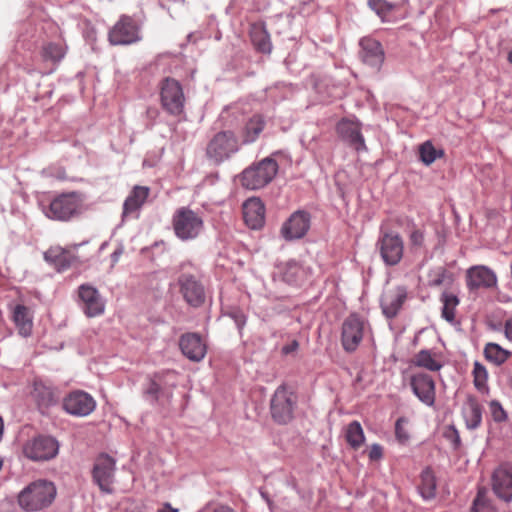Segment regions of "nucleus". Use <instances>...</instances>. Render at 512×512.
Returning <instances> with one entry per match:
<instances>
[{
    "instance_id": "obj_1",
    "label": "nucleus",
    "mask_w": 512,
    "mask_h": 512,
    "mask_svg": "<svg viewBox=\"0 0 512 512\" xmlns=\"http://www.w3.org/2000/svg\"><path fill=\"white\" fill-rule=\"evenodd\" d=\"M56 493V487L52 482L38 480L30 483L20 492L18 503L26 511H38L50 506Z\"/></svg>"
},
{
    "instance_id": "obj_2",
    "label": "nucleus",
    "mask_w": 512,
    "mask_h": 512,
    "mask_svg": "<svg viewBox=\"0 0 512 512\" xmlns=\"http://www.w3.org/2000/svg\"><path fill=\"white\" fill-rule=\"evenodd\" d=\"M278 172V163L271 157H266L253 163L242 171L239 181L242 187L258 190L268 185Z\"/></svg>"
},
{
    "instance_id": "obj_3",
    "label": "nucleus",
    "mask_w": 512,
    "mask_h": 512,
    "mask_svg": "<svg viewBox=\"0 0 512 512\" xmlns=\"http://www.w3.org/2000/svg\"><path fill=\"white\" fill-rule=\"evenodd\" d=\"M83 198L78 192L62 193L44 207L45 216L54 221L67 222L81 213Z\"/></svg>"
},
{
    "instance_id": "obj_4",
    "label": "nucleus",
    "mask_w": 512,
    "mask_h": 512,
    "mask_svg": "<svg viewBox=\"0 0 512 512\" xmlns=\"http://www.w3.org/2000/svg\"><path fill=\"white\" fill-rule=\"evenodd\" d=\"M240 150V141L231 130L217 132L207 143L206 157L215 165L229 160Z\"/></svg>"
},
{
    "instance_id": "obj_5",
    "label": "nucleus",
    "mask_w": 512,
    "mask_h": 512,
    "mask_svg": "<svg viewBox=\"0 0 512 512\" xmlns=\"http://www.w3.org/2000/svg\"><path fill=\"white\" fill-rule=\"evenodd\" d=\"M172 226L175 235L183 240L195 239L204 227L202 217L189 207H180L172 217Z\"/></svg>"
},
{
    "instance_id": "obj_6",
    "label": "nucleus",
    "mask_w": 512,
    "mask_h": 512,
    "mask_svg": "<svg viewBox=\"0 0 512 512\" xmlns=\"http://www.w3.org/2000/svg\"><path fill=\"white\" fill-rule=\"evenodd\" d=\"M159 88L163 110L172 116L183 114L186 99L180 82L172 77H166L160 82Z\"/></svg>"
},
{
    "instance_id": "obj_7",
    "label": "nucleus",
    "mask_w": 512,
    "mask_h": 512,
    "mask_svg": "<svg viewBox=\"0 0 512 512\" xmlns=\"http://www.w3.org/2000/svg\"><path fill=\"white\" fill-rule=\"evenodd\" d=\"M297 403L296 396L285 384L280 385L274 392L270 401L272 419L278 424H287L293 419Z\"/></svg>"
},
{
    "instance_id": "obj_8",
    "label": "nucleus",
    "mask_w": 512,
    "mask_h": 512,
    "mask_svg": "<svg viewBox=\"0 0 512 512\" xmlns=\"http://www.w3.org/2000/svg\"><path fill=\"white\" fill-rule=\"evenodd\" d=\"M59 446L56 438L49 435H38L24 444L23 453L33 461H48L57 456Z\"/></svg>"
},
{
    "instance_id": "obj_9",
    "label": "nucleus",
    "mask_w": 512,
    "mask_h": 512,
    "mask_svg": "<svg viewBox=\"0 0 512 512\" xmlns=\"http://www.w3.org/2000/svg\"><path fill=\"white\" fill-rule=\"evenodd\" d=\"M177 283L181 295L189 306L199 308L204 305L206 292L199 277L191 273H182L179 275Z\"/></svg>"
},
{
    "instance_id": "obj_10",
    "label": "nucleus",
    "mask_w": 512,
    "mask_h": 512,
    "mask_svg": "<svg viewBox=\"0 0 512 512\" xmlns=\"http://www.w3.org/2000/svg\"><path fill=\"white\" fill-rule=\"evenodd\" d=\"M112 45H129L141 39L140 27L136 21L127 15H122L108 34Z\"/></svg>"
},
{
    "instance_id": "obj_11",
    "label": "nucleus",
    "mask_w": 512,
    "mask_h": 512,
    "mask_svg": "<svg viewBox=\"0 0 512 512\" xmlns=\"http://www.w3.org/2000/svg\"><path fill=\"white\" fill-rule=\"evenodd\" d=\"M364 320L356 313L350 314L342 324L341 344L343 349L354 352L360 345L364 335Z\"/></svg>"
},
{
    "instance_id": "obj_12",
    "label": "nucleus",
    "mask_w": 512,
    "mask_h": 512,
    "mask_svg": "<svg viewBox=\"0 0 512 512\" xmlns=\"http://www.w3.org/2000/svg\"><path fill=\"white\" fill-rule=\"evenodd\" d=\"M377 247L380 251L381 258L386 265H397L403 257L404 242L398 233H383L377 242Z\"/></svg>"
},
{
    "instance_id": "obj_13",
    "label": "nucleus",
    "mask_w": 512,
    "mask_h": 512,
    "mask_svg": "<svg viewBox=\"0 0 512 512\" xmlns=\"http://www.w3.org/2000/svg\"><path fill=\"white\" fill-rule=\"evenodd\" d=\"M114 474L115 460L108 454H101L97 457L93 466L92 477L102 492H113L112 484L114 481Z\"/></svg>"
},
{
    "instance_id": "obj_14",
    "label": "nucleus",
    "mask_w": 512,
    "mask_h": 512,
    "mask_svg": "<svg viewBox=\"0 0 512 512\" xmlns=\"http://www.w3.org/2000/svg\"><path fill=\"white\" fill-rule=\"evenodd\" d=\"M492 491L497 498L510 503L512 501V465H499L491 475Z\"/></svg>"
},
{
    "instance_id": "obj_15",
    "label": "nucleus",
    "mask_w": 512,
    "mask_h": 512,
    "mask_svg": "<svg viewBox=\"0 0 512 512\" xmlns=\"http://www.w3.org/2000/svg\"><path fill=\"white\" fill-rule=\"evenodd\" d=\"M311 223V215L307 211L298 210L294 212L283 224L281 234L287 241L303 238Z\"/></svg>"
},
{
    "instance_id": "obj_16",
    "label": "nucleus",
    "mask_w": 512,
    "mask_h": 512,
    "mask_svg": "<svg viewBox=\"0 0 512 512\" xmlns=\"http://www.w3.org/2000/svg\"><path fill=\"white\" fill-rule=\"evenodd\" d=\"M96 402L84 391H73L63 400L64 410L74 416L84 417L94 411Z\"/></svg>"
},
{
    "instance_id": "obj_17",
    "label": "nucleus",
    "mask_w": 512,
    "mask_h": 512,
    "mask_svg": "<svg viewBox=\"0 0 512 512\" xmlns=\"http://www.w3.org/2000/svg\"><path fill=\"white\" fill-rule=\"evenodd\" d=\"M361 128V122L348 119H342L336 126L337 133L344 142L356 151H365L367 147Z\"/></svg>"
},
{
    "instance_id": "obj_18",
    "label": "nucleus",
    "mask_w": 512,
    "mask_h": 512,
    "mask_svg": "<svg viewBox=\"0 0 512 512\" xmlns=\"http://www.w3.org/2000/svg\"><path fill=\"white\" fill-rule=\"evenodd\" d=\"M43 258L58 273H62L81 263L76 255L61 246H51L43 253Z\"/></svg>"
},
{
    "instance_id": "obj_19",
    "label": "nucleus",
    "mask_w": 512,
    "mask_h": 512,
    "mask_svg": "<svg viewBox=\"0 0 512 512\" xmlns=\"http://www.w3.org/2000/svg\"><path fill=\"white\" fill-rule=\"evenodd\" d=\"M410 385L418 399L427 406H433L436 399L435 381L432 376L420 372L410 377Z\"/></svg>"
},
{
    "instance_id": "obj_20",
    "label": "nucleus",
    "mask_w": 512,
    "mask_h": 512,
    "mask_svg": "<svg viewBox=\"0 0 512 512\" xmlns=\"http://www.w3.org/2000/svg\"><path fill=\"white\" fill-rule=\"evenodd\" d=\"M406 298L407 289L404 286H397L384 291L380 299L383 314L388 319L396 317Z\"/></svg>"
},
{
    "instance_id": "obj_21",
    "label": "nucleus",
    "mask_w": 512,
    "mask_h": 512,
    "mask_svg": "<svg viewBox=\"0 0 512 512\" xmlns=\"http://www.w3.org/2000/svg\"><path fill=\"white\" fill-rule=\"evenodd\" d=\"M179 347L185 357L194 362L201 361L207 352L206 344L198 333L189 332L179 339Z\"/></svg>"
},
{
    "instance_id": "obj_22",
    "label": "nucleus",
    "mask_w": 512,
    "mask_h": 512,
    "mask_svg": "<svg viewBox=\"0 0 512 512\" xmlns=\"http://www.w3.org/2000/svg\"><path fill=\"white\" fill-rule=\"evenodd\" d=\"M467 287L470 291L493 288L497 285L496 274L486 266H474L467 270Z\"/></svg>"
},
{
    "instance_id": "obj_23",
    "label": "nucleus",
    "mask_w": 512,
    "mask_h": 512,
    "mask_svg": "<svg viewBox=\"0 0 512 512\" xmlns=\"http://www.w3.org/2000/svg\"><path fill=\"white\" fill-rule=\"evenodd\" d=\"M243 218L251 229H260L265 223V206L263 202L252 197L243 203Z\"/></svg>"
},
{
    "instance_id": "obj_24",
    "label": "nucleus",
    "mask_w": 512,
    "mask_h": 512,
    "mask_svg": "<svg viewBox=\"0 0 512 512\" xmlns=\"http://www.w3.org/2000/svg\"><path fill=\"white\" fill-rule=\"evenodd\" d=\"M79 297L83 302V311L88 317H95L104 312L105 305L96 288L90 285H81Z\"/></svg>"
},
{
    "instance_id": "obj_25",
    "label": "nucleus",
    "mask_w": 512,
    "mask_h": 512,
    "mask_svg": "<svg viewBox=\"0 0 512 512\" xmlns=\"http://www.w3.org/2000/svg\"><path fill=\"white\" fill-rule=\"evenodd\" d=\"M359 44L362 61L371 67L379 68L384 61V51L380 42L370 37H364Z\"/></svg>"
},
{
    "instance_id": "obj_26",
    "label": "nucleus",
    "mask_w": 512,
    "mask_h": 512,
    "mask_svg": "<svg viewBox=\"0 0 512 512\" xmlns=\"http://www.w3.org/2000/svg\"><path fill=\"white\" fill-rule=\"evenodd\" d=\"M483 407L475 396L468 395L463 408L466 427L469 430L477 429L482 422Z\"/></svg>"
},
{
    "instance_id": "obj_27",
    "label": "nucleus",
    "mask_w": 512,
    "mask_h": 512,
    "mask_svg": "<svg viewBox=\"0 0 512 512\" xmlns=\"http://www.w3.org/2000/svg\"><path fill=\"white\" fill-rule=\"evenodd\" d=\"M150 194V188L147 186L136 185L131 190L123 204V217H126L138 211L146 202Z\"/></svg>"
},
{
    "instance_id": "obj_28",
    "label": "nucleus",
    "mask_w": 512,
    "mask_h": 512,
    "mask_svg": "<svg viewBox=\"0 0 512 512\" xmlns=\"http://www.w3.org/2000/svg\"><path fill=\"white\" fill-rule=\"evenodd\" d=\"M250 38L257 51L269 54L272 50L269 33L263 22L253 23L250 27Z\"/></svg>"
},
{
    "instance_id": "obj_29",
    "label": "nucleus",
    "mask_w": 512,
    "mask_h": 512,
    "mask_svg": "<svg viewBox=\"0 0 512 512\" xmlns=\"http://www.w3.org/2000/svg\"><path fill=\"white\" fill-rule=\"evenodd\" d=\"M32 397L36 401L41 413H44L45 409L57 403V397L53 388L46 386L42 382L34 383Z\"/></svg>"
},
{
    "instance_id": "obj_30",
    "label": "nucleus",
    "mask_w": 512,
    "mask_h": 512,
    "mask_svg": "<svg viewBox=\"0 0 512 512\" xmlns=\"http://www.w3.org/2000/svg\"><path fill=\"white\" fill-rule=\"evenodd\" d=\"M13 321L19 331V334L28 337L32 333L33 321L29 308L18 304L13 310Z\"/></svg>"
},
{
    "instance_id": "obj_31",
    "label": "nucleus",
    "mask_w": 512,
    "mask_h": 512,
    "mask_svg": "<svg viewBox=\"0 0 512 512\" xmlns=\"http://www.w3.org/2000/svg\"><path fill=\"white\" fill-rule=\"evenodd\" d=\"M310 84L321 100L335 97L336 86L331 83L329 77L313 74L310 77Z\"/></svg>"
},
{
    "instance_id": "obj_32",
    "label": "nucleus",
    "mask_w": 512,
    "mask_h": 512,
    "mask_svg": "<svg viewBox=\"0 0 512 512\" xmlns=\"http://www.w3.org/2000/svg\"><path fill=\"white\" fill-rule=\"evenodd\" d=\"M483 354L487 361L496 366H501L510 358L512 352L502 348L497 343L489 342L485 345Z\"/></svg>"
},
{
    "instance_id": "obj_33",
    "label": "nucleus",
    "mask_w": 512,
    "mask_h": 512,
    "mask_svg": "<svg viewBox=\"0 0 512 512\" xmlns=\"http://www.w3.org/2000/svg\"><path fill=\"white\" fill-rule=\"evenodd\" d=\"M265 127V121L260 115H254L251 117L244 127L243 132V143L249 144L254 142L259 135L262 133Z\"/></svg>"
},
{
    "instance_id": "obj_34",
    "label": "nucleus",
    "mask_w": 512,
    "mask_h": 512,
    "mask_svg": "<svg viewBox=\"0 0 512 512\" xmlns=\"http://www.w3.org/2000/svg\"><path fill=\"white\" fill-rule=\"evenodd\" d=\"M436 489V477L432 469L430 467H426L421 472V484L419 486L421 496L426 500L433 499L436 496Z\"/></svg>"
},
{
    "instance_id": "obj_35",
    "label": "nucleus",
    "mask_w": 512,
    "mask_h": 512,
    "mask_svg": "<svg viewBox=\"0 0 512 512\" xmlns=\"http://www.w3.org/2000/svg\"><path fill=\"white\" fill-rule=\"evenodd\" d=\"M435 355L427 349L420 350L413 358V364L429 371H439L443 364L436 360Z\"/></svg>"
},
{
    "instance_id": "obj_36",
    "label": "nucleus",
    "mask_w": 512,
    "mask_h": 512,
    "mask_svg": "<svg viewBox=\"0 0 512 512\" xmlns=\"http://www.w3.org/2000/svg\"><path fill=\"white\" fill-rule=\"evenodd\" d=\"M443 303L441 315L449 323H453L455 320L456 307L459 304V298L457 295L444 291L440 298Z\"/></svg>"
},
{
    "instance_id": "obj_37",
    "label": "nucleus",
    "mask_w": 512,
    "mask_h": 512,
    "mask_svg": "<svg viewBox=\"0 0 512 512\" xmlns=\"http://www.w3.org/2000/svg\"><path fill=\"white\" fill-rule=\"evenodd\" d=\"M473 384L475 388L481 392L488 394L489 393V387L487 384L488 381V371L486 367L480 363L479 361H475L473 364Z\"/></svg>"
},
{
    "instance_id": "obj_38",
    "label": "nucleus",
    "mask_w": 512,
    "mask_h": 512,
    "mask_svg": "<svg viewBox=\"0 0 512 512\" xmlns=\"http://www.w3.org/2000/svg\"><path fill=\"white\" fill-rule=\"evenodd\" d=\"M487 488L482 486L477 490L470 512H494L492 501L488 497Z\"/></svg>"
},
{
    "instance_id": "obj_39",
    "label": "nucleus",
    "mask_w": 512,
    "mask_h": 512,
    "mask_svg": "<svg viewBox=\"0 0 512 512\" xmlns=\"http://www.w3.org/2000/svg\"><path fill=\"white\" fill-rule=\"evenodd\" d=\"M346 441L353 449H358L365 440L364 432L358 421L351 422L346 429Z\"/></svg>"
},
{
    "instance_id": "obj_40",
    "label": "nucleus",
    "mask_w": 512,
    "mask_h": 512,
    "mask_svg": "<svg viewBox=\"0 0 512 512\" xmlns=\"http://www.w3.org/2000/svg\"><path fill=\"white\" fill-rule=\"evenodd\" d=\"M65 55V49L61 44L49 42L42 46L41 57L44 61L60 62Z\"/></svg>"
},
{
    "instance_id": "obj_41",
    "label": "nucleus",
    "mask_w": 512,
    "mask_h": 512,
    "mask_svg": "<svg viewBox=\"0 0 512 512\" xmlns=\"http://www.w3.org/2000/svg\"><path fill=\"white\" fill-rule=\"evenodd\" d=\"M444 155L442 149H436L431 141H426L419 146V158L425 165L432 164L437 158Z\"/></svg>"
},
{
    "instance_id": "obj_42",
    "label": "nucleus",
    "mask_w": 512,
    "mask_h": 512,
    "mask_svg": "<svg viewBox=\"0 0 512 512\" xmlns=\"http://www.w3.org/2000/svg\"><path fill=\"white\" fill-rule=\"evenodd\" d=\"M302 268L295 262L286 264L282 272V280L290 285H297L302 276Z\"/></svg>"
},
{
    "instance_id": "obj_43",
    "label": "nucleus",
    "mask_w": 512,
    "mask_h": 512,
    "mask_svg": "<svg viewBox=\"0 0 512 512\" xmlns=\"http://www.w3.org/2000/svg\"><path fill=\"white\" fill-rule=\"evenodd\" d=\"M368 6L385 21L391 11L396 8V4L387 0H368Z\"/></svg>"
},
{
    "instance_id": "obj_44",
    "label": "nucleus",
    "mask_w": 512,
    "mask_h": 512,
    "mask_svg": "<svg viewBox=\"0 0 512 512\" xmlns=\"http://www.w3.org/2000/svg\"><path fill=\"white\" fill-rule=\"evenodd\" d=\"M489 410L493 420L497 423L505 422L508 419L507 412L498 400H491L489 402Z\"/></svg>"
},
{
    "instance_id": "obj_45",
    "label": "nucleus",
    "mask_w": 512,
    "mask_h": 512,
    "mask_svg": "<svg viewBox=\"0 0 512 512\" xmlns=\"http://www.w3.org/2000/svg\"><path fill=\"white\" fill-rule=\"evenodd\" d=\"M447 280H449V282H452V280H453L452 274L449 273L447 271V269H445L444 267H440L437 270L435 278L430 280L428 285L430 287H438V286H441L442 284H444Z\"/></svg>"
},
{
    "instance_id": "obj_46",
    "label": "nucleus",
    "mask_w": 512,
    "mask_h": 512,
    "mask_svg": "<svg viewBox=\"0 0 512 512\" xmlns=\"http://www.w3.org/2000/svg\"><path fill=\"white\" fill-rule=\"evenodd\" d=\"M444 437L452 443V447L455 451L460 449L461 438H460L459 432L455 428V426H453V425L449 426L444 432Z\"/></svg>"
},
{
    "instance_id": "obj_47",
    "label": "nucleus",
    "mask_w": 512,
    "mask_h": 512,
    "mask_svg": "<svg viewBox=\"0 0 512 512\" xmlns=\"http://www.w3.org/2000/svg\"><path fill=\"white\" fill-rule=\"evenodd\" d=\"M411 249H419L424 246V232L420 229H414L409 235Z\"/></svg>"
},
{
    "instance_id": "obj_48",
    "label": "nucleus",
    "mask_w": 512,
    "mask_h": 512,
    "mask_svg": "<svg viewBox=\"0 0 512 512\" xmlns=\"http://www.w3.org/2000/svg\"><path fill=\"white\" fill-rule=\"evenodd\" d=\"M227 315L234 320L239 331H241L244 328L247 321V317L242 310H240L239 308H232L227 313Z\"/></svg>"
},
{
    "instance_id": "obj_49",
    "label": "nucleus",
    "mask_w": 512,
    "mask_h": 512,
    "mask_svg": "<svg viewBox=\"0 0 512 512\" xmlns=\"http://www.w3.org/2000/svg\"><path fill=\"white\" fill-rule=\"evenodd\" d=\"M161 391L160 385L153 379L150 380L149 386L144 391V394L151 399L152 402H157L159 393Z\"/></svg>"
},
{
    "instance_id": "obj_50",
    "label": "nucleus",
    "mask_w": 512,
    "mask_h": 512,
    "mask_svg": "<svg viewBox=\"0 0 512 512\" xmlns=\"http://www.w3.org/2000/svg\"><path fill=\"white\" fill-rule=\"evenodd\" d=\"M404 422V419L403 418H399L397 421H396V424H395V433H396V437L401 441V442H405L409 439V434L408 432L402 427V423Z\"/></svg>"
},
{
    "instance_id": "obj_51",
    "label": "nucleus",
    "mask_w": 512,
    "mask_h": 512,
    "mask_svg": "<svg viewBox=\"0 0 512 512\" xmlns=\"http://www.w3.org/2000/svg\"><path fill=\"white\" fill-rule=\"evenodd\" d=\"M383 449L379 444H373L369 450V459L376 461L382 458Z\"/></svg>"
},
{
    "instance_id": "obj_52",
    "label": "nucleus",
    "mask_w": 512,
    "mask_h": 512,
    "mask_svg": "<svg viewBox=\"0 0 512 512\" xmlns=\"http://www.w3.org/2000/svg\"><path fill=\"white\" fill-rule=\"evenodd\" d=\"M299 347V343L296 340H293L291 343L282 347V354L288 355L292 352H295Z\"/></svg>"
},
{
    "instance_id": "obj_53",
    "label": "nucleus",
    "mask_w": 512,
    "mask_h": 512,
    "mask_svg": "<svg viewBox=\"0 0 512 512\" xmlns=\"http://www.w3.org/2000/svg\"><path fill=\"white\" fill-rule=\"evenodd\" d=\"M504 333L506 338L512 341V317L506 320L504 325Z\"/></svg>"
},
{
    "instance_id": "obj_54",
    "label": "nucleus",
    "mask_w": 512,
    "mask_h": 512,
    "mask_svg": "<svg viewBox=\"0 0 512 512\" xmlns=\"http://www.w3.org/2000/svg\"><path fill=\"white\" fill-rule=\"evenodd\" d=\"M122 253H123V248H122V247H120V248H117V249H116V250L111 254V260H112L113 265H114L115 263H117V262H118V260H119L120 256L122 255Z\"/></svg>"
},
{
    "instance_id": "obj_55",
    "label": "nucleus",
    "mask_w": 512,
    "mask_h": 512,
    "mask_svg": "<svg viewBox=\"0 0 512 512\" xmlns=\"http://www.w3.org/2000/svg\"><path fill=\"white\" fill-rule=\"evenodd\" d=\"M158 512H178V509H173L169 503H165L164 506L158 510Z\"/></svg>"
},
{
    "instance_id": "obj_56",
    "label": "nucleus",
    "mask_w": 512,
    "mask_h": 512,
    "mask_svg": "<svg viewBox=\"0 0 512 512\" xmlns=\"http://www.w3.org/2000/svg\"><path fill=\"white\" fill-rule=\"evenodd\" d=\"M213 512H234V510H233V509H231V508H230V507H228V506H224V505H222V506H218V507H216V508L213 510Z\"/></svg>"
},
{
    "instance_id": "obj_57",
    "label": "nucleus",
    "mask_w": 512,
    "mask_h": 512,
    "mask_svg": "<svg viewBox=\"0 0 512 512\" xmlns=\"http://www.w3.org/2000/svg\"><path fill=\"white\" fill-rule=\"evenodd\" d=\"M507 60L512 65V50L508 53Z\"/></svg>"
},
{
    "instance_id": "obj_58",
    "label": "nucleus",
    "mask_w": 512,
    "mask_h": 512,
    "mask_svg": "<svg viewBox=\"0 0 512 512\" xmlns=\"http://www.w3.org/2000/svg\"><path fill=\"white\" fill-rule=\"evenodd\" d=\"M508 385L512 389V376L508 378Z\"/></svg>"
},
{
    "instance_id": "obj_59",
    "label": "nucleus",
    "mask_w": 512,
    "mask_h": 512,
    "mask_svg": "<svg viewBox=\"0 0 512 512\" xmlns=\"http://www.w3.org/2000/svg\"><path fill=\"white\" fill-rule=\"evenodd\" d=\"M128 512H144V511L141 510V509H135V510H131V511H128Z\"/></svg>"
}]
</instances>
